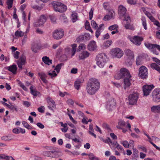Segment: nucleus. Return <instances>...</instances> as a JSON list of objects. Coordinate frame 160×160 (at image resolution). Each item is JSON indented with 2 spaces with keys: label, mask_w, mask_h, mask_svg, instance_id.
Returning a JSON list of instances; mask_svg holds the SVG:
<instances>
[{
  "label": "nucleus",
  "mask_w": 160,
  "mask_h": 160,
  "mask_svg": "<svg viewBox=\"0 0 160 160\" xmlns=\"http://www.w3.org/2000/svg\"><path fill=\"white\" fill-rule=\"evenodd\" d=\"M100 83L97 79L92 78L90 79L87 83L86 89L89 95L94 94L100 88Z\"/></svg>",
  "instance_id": "1"
},
{
  "label": "nucleus",
  "mask_w": 160,
  "mask_h": 160,
  "mask_svg": "<svg viewBox=\"0 0 160 160\" xmlns=\"http://www.w3.org/2000/svg\"><path fill=\"white\" fill-rule=\"evenodd\" d=\"M96 60L97 64L100 68H103L104 65L109 60L106 54L102 53L98 54L96 56Z\"/></svg>",
  "instance_id": "2"
},
{
  "label": "nucleus",
  "mask_w": 160,
  "mask_h": 160,
  "mask_svg": "<svg viewBox=\"0 0 160 160\" xmlns=\"http://www.w3.org/2000/svg\"><path fill=\"white\" fill-rule=\"evenodd\" d=\"M51 4L55 11L60 12H65L67 9V6L62 3L56 1L52 2Z\"/></svg>",
  "instance_id": "3"
},
{
  "label": "nucleus",
  "mask_w": 160,
  "mask_h": 160,
  "mask_svg": "<svg viewBox=\"0 0 160 160\" xmlns=\"http://www.w3.org/2000/svg\"><path fill=\"white\" fill-rule=\"evenodd\" d=\"M131 76L128 70L126 68H122L120 70V73L117 75L114 76V78L117 79H119L121 78H131Z\"/></svg>",
  "instance_id": "4"
},
{
  "label": "nucleus",
  "mask_w": 160,
  "mask_h": 160,
  "mask_svg": "<svg viewBox=\"0 0 160 160\" xmlns=\"http://www.w3.org/2000/svg\"><path fill=\"white\" fill-rule=\"evenodd\" d=\"M139 76L142 79L147 78L148 76V72L147 68L144 66L141 67L139 69Z\"/></svg>",
  "instance_id": "5"
},
{
  "label": "nucleus",
  "mask_w": 160,
  "mask_h": 160,
  "mask_svg": "<svg viewBox=\"0 0 160 160\" xmlns=\"http://www.w3.org/2000/svg\"><path fill=\"white\" fill-rule=\"evenodd\" d=\"M138 98V93H134L130 94L128 97L129 104L133 105L136 104Z\"/></svg>",
  "instance_id": "6"
},
{
  "label": "nucleus",
  "mask_w": 160,
  "mask_h": 160,
  "mask_svg": "<svg viewBox=\"0 0 160 160\" xmlns=\"http://www.w3.org/2000/svg\"><path fill=\"white\" fill-rule=\"evenodd\" d=\"M154 87L153 84H146L143 85L142 87L143 96H148Z\"/></svg>",
  "instance_id": "7"
},
{
  "label": "nucleus",
  "mask_w": 160,
  "mask_h": 160,
  "mask_svg": "<svg viewBox=\"0 0 160 160\" xmlns=\"http://www.w3.org/2000/svg\"><path fill=\"white\" fill-rule=\"evenodd\" d=\"M152 100L154 102H160V88L155 89L152 93Z\"/></svg>",
  "instance_id": "8"
},
{
  "label": "nucleus",
  "mask_w": 160,
  "mask_h": 160,
  "mask_svg": "<svg viewBox=\"0 0 160 160\" xmlns=\"http://www.w3.org/2000/svg\"><path fill=\"white\" fill-rule=\"evenodd\" d=\"M130 40V41L135 45L139 46L141 44L142 41L143 40V38L141 37L135 36L131 38Z\"/></svg>",
  "instance_id": "9"
},
{
  "label": "nucleus",
  "mask_w": 160,
  "mask_h": 160,
  "mask_svg": "<svg viewBox=\"0 0 160 160\" xmlns=\"http://www.w3.org/2000/svg\"><path fill=\"white\" fill-rule=\"evenodd\" d=\"M64 32L62 30H56L53 32V37L57 40L63 37Z\"/></svg>",
  "instance_id": "10"
},
{
  "label": "nucleus",
  "mask_w": 160,
  "mask_h": 160,
  "mask_svg": "<svg viewBox=\"0 0 160 160\" xmlns=\"http://www.w3.org/2000/svg\"><path fill=\"white\" fill-rule=\"evenodd\" d=\"M112 52L113 55L118 58H121L123 55V51L119 48H114Z\"/></svg>",
  "instance_id": "11"
},
{
  "label": "nucleus",
  "mask_w": 160,
  "mask_h": 160,
  "mask_svg": "<svg viewBox=\"0 0 160 160\" xmlns=\"http://www.w3.org/2000/svg\"><path fill=\"white\" fill-rule=\"evenodd\" d=\"M46 20V18L45 16L44 15H42L40 17L38 20L34 23V26L38 27L42 25L45 22Z\"/></svg>",
  "instance_id": "12"
},
{
  "label": "nucleus",
  "mask_w": 160,
  "mask_h": 160,
  "mask_svg": "<svg viewBox=\"0 0 160 160\" xmlns=\"http://www.w3.org/2000/svg\"><path fill=\"white\" fill-rule=\"evenodd\" d=\"M57 152L54 150L49 151H43L42 154L45 157H49L52 158H55L56 157Z\"/></svg>",
  "instance_id": "13"
},
{
  "label": "nucleus",
  "mask_w": 160,
  "mask_h": 160,
  "mask_svg": "<svg viewBox=\"0 0 160 160\" xmlns=\"http://www.w3.org/2000/svg\"><path fill=\"white\" fill-rule=\"evenodd\" d=\"M124 51L125 55L129 60H131L133 59L134 54L133 51L129 49H126Z\"/></svg>",
  "instance_id": "14"
},
{
  "label": "nucleus",
  "mask_w": 160,
  "mask_h": 160,
  "mask_svg": "<svg viewBox=\"0 0 160 160\" xmlns=\"http://www.w3.org/2000/svg\"><path fill=\"white\" fill-rule=\"evenodd\" d=\"M97 46L96 42L94 41H91L88 46V50L91 51H93L96 49Z\"/></svg>",
  "instance_id": "15"
},
{
  "label": "nucleus",
  "mask_w": 160,
  "mask_h": 160,
  "mask_svg": "<svg viewBox=\"0 0 160 160\" xmlns=\"http://www.w3.org/2000/svg\"><path fill=\"white\" fill-rule=\"evenodd\" d=\"M124 20L127 22V24L124 25L125 28L127 29H133V28L130 24L131 22L130 17L128 16H127V17L125 16Z\"/></svg>",
  "instance_id": "16"
},
{
  "label": "nucleus",
  "mask_w": 160,
  "mask_h": 160,
  "mask_svg": "<svg viewBox=\"0 0 160 160\" xmlns=\"http://www.w3.org/2000/svg\"><path fill=\"white\" fill-rule=\"evenodd\" d=\"M26 62V58L24 56L21 57L17 61V63L19 68L22 69V65H24Z\"/></svg>",
  "instance_id": "17"
},
{
  "label": "nucleus",
  "mask_w": 160,
  "mask_h": 160,
  "mask_svg": "<svg viewBox=\"0 0 160 160\" xmlns=\"http://www.w3.org/2000/svg\"><path fill=\"white\" fill-rule=\"evenodd\" d=\"M127 10L126 8L122 5H120L118 7V14L120 17L126 16H125Z\"/></svg>",
  "instance_id": "18"
},
{
  "label": "nucleus",
  "mask_w": 160,
  "mask_h": 160,
  "mask_svg": "<svg viewBox=\"0 0 160 160\" xmlns=\"http://www.w3.org/2000/svg\"><path fill=\"white\" fill-rule=\"evenodd\" d=\"M131 78H125L124 79L123 88L124 89H128L129 87L131 85V83L130 81L131 80Z\"/></svg>",
  "instance_id": "19"
},
{
  "label": "nucleus",
  "mask_w": 160,
  "mask_h": 160,
  "mask_svg": "<svg viewBox=\"0 0 160 160\" xmlns=\"http://www.w3.org/2000/svg\"><path fill=\"white\" fill-rule=\"evenodd\" d=\"M6 69L15 74L16 73L17 67L15 64H12L6 68Z\"/></svg>",
  "instance_id": "20"
},
{
  "label": "nucleus",
  "mask_w": 160,
  "mask_h": 160,
  "mask_svg": "<svg viewBox=\"0 0 160 160\" xmlns=\"http://www.w3.org/2000/svg\"><path fill=\"white\" fill-rule=\"evenodd\" d=\"M90 53L87 51H83L81 53L79 56L80 59L83 60L89 57Z\"/></svg>",
  "instance_id": "21"
},
{
  "label": "nucleus",
  "mask_w": 160,
  "mask_h": 160,
  "mask_svg": "<svg viewBox=\"0 0 160 160\" xmlns=\"http://www.w3.org/2000/svg\"><path fill=\"white\" fill-rule=\"evenodd\" d=\"M30 93L34 96H37L38 95L40 94V92L37 90L33 86H31L30 88Z\"/></svg>",
  "instance_id": "22"
},
{
  "label": "nucleus",
  "mask_w": 160,
  "mask_h": 160,
  "mask_svg": "<svg viewBox=\"0 0 160 160\" xmlns=\"http://www.w3.org/2000/svg\"><path fill=\"white\" fill-rule=\"evenodd\" d=\"M38 75L44 83H48V81L46 79L47 75L44 73L39 72L38 73Z\"/></svg>",
  "instance_id": "23"
},
{
  "label": "nucleus",
  "mask_w": 160,
  "mask_h": 160,
  "mask_svg": "<svg viewBox=\"0 0 160 160\" xmlns=\"http://www.w3.org/2000/svg\"><path fill=\"white\" fill-rule=\"evenodd\" d=\"M42 59L43 62H44L46 64L50 65L52 63V60L50 59L47 56L43 57Z\"/></svg>",
  "instance_id": "24"
},
{
  "label": "nucleus",
  "mask_w": 160,
  "mask_h": 160,
  "mask_svg": "<svg viewBox=\"0 0 160 160\" xmlns=\"http://www.w3.org/2000/svg\"><path fill=\"white\" fill-rule=\"evenodd\" d=\"M40 47L37 43H33L32 45L31 50L35 53L37 52V49L40 48Z\"/></svg>",
  "instance_id": "25"
},
{
  "label": "nucleus",
  "mask_w": 160,
  "mask_h": 160,
  "mask_svg": "<svg viewBox=\"0 0 160 160\" xmlns=\"http://www.w3.org/2000/svg\"><path fill=\"white\" fill-rule=\"evenodd\" d=\"M152 112L154 113H159L160 112V105L153 106L151 107Z\"/></svg>",
  "instance_id": "26"
},
{
  "label": "nucleus",
  "mask_w": 160,
  "mask_h": 160,
  "mask_svg": "<svg viewBox=\"0 0 160 160\" xmlns=\"http://www.w3.org/2000/svg\"><path fill=\"white\" fill-rule=\"evenodd\" d=\"M111 144L115 146L117 149L119 150L120 152L121 151H123V148L122 147L118 144L117 141H115L114 142H112L111 140Z\"/></svg>",
  "instance_id": "27"
},
{
  "label": "nucleus",
  "mask_w": 160,
  "mask_h": 160,
  "mask_svg": "<svg viewBox=\"0 0 160 160\" xmlns=\"http://www.w3.org/2000/svg\"><path fill=\"white\" fill-rule=\"evenodd\" d=\"M125 125V122L123 120H119L118 125L117 126V128L119 129H122V127H124Z\"/></svg>",
  "instance_id": "28"
},
{
  "label": "nucleus",
  "mask_w": 160,
  "mask_h": 160,
  "mask_svg": "<svg viewBox=\"0 0 160 160\" xmlns=\"http://www.w3.org/2000/svg\"><path fill=\"white\" fill-rule=\"evenodd\" d=\"M116 100L113 98L111 100V111L114 110L116 108Z\"/></svg>",
  "instance_id": "29"
},
{
  "label": "nucleus",
  "mask_w": 160,
  "mask_h": 160,
  "mask_svg": "<svg viewBox=\"0 0 160 160\" xmlns=\"http://www.w3.org/2000/svg\"><path fill=\"white\" fill-rule=\"evenodd\" d=\"M150 67L153 69H155L160 73V67L155 63H152L150 65Z\"/></svg>",
  "instance_id": "30"
},
{
  "label": "nucleus",
  "mask_w": 160,
  "mask_h": 160,
  "mask_svg": "<svg viewBox=\"0 0 160 160\" xmlns=\"http://www.w3.org/2000/svg\"><path fill=\"white\" fill-rule=\"evenodd\" d=\"M47 102L53 108L55 107V102L54 100L50 98H47Z\"/></svg>",
  "instance_id": "31"
},
{
  "label": "nucleus",
  "mask_w": 160,
  "mask_h": 160,
  "mask_svg": "<svg viewBox=\"0 0 160 160\" xmlns=\"http://www.w3.org/2000/svg\"><path fill=\"white\" fill-rule=\"evenodd\" d=\"M102 126L103 128L104 129L105 131L109 132V131H110V126L106 123H103L102 124Z\"/></svg>",
  "instance_id": "32"
},
{
  "label": "nucleus",
  "mask_w": 160,
  "mask_h": 160,
  "mask_svg": "<svg viewBox=\"0 0 160 160\" xmlns=\"http://www.w3.org/2000/svg\"><path fill=\"white\" fill-rule=\"evenodd\" d=\"M81 82L79 80H77L74 82V86L75 89L77 90L79 89Z\"/></svg>",
  "instance_id": "33"
},
{
  "label": "nucleus",
  "mask_w": 160,
  "mask_h": 160,
  "mask_svg": "<svg viewBox=\"0 0 160 160\" xmlns=\"http://www.w3.org/2000/svg\"><path fill=\"white\" fill-rule=\"evenodd\" d=\"M14 0H7L6 3L8 5V8L10 9L12 7Z\"/></svg>",
  "instance_id": "34"
},
{
  "label": "nucleus",
  "mask_w": 160,
  "mask_h": 160,
  "mask_svg": "<svg viewBox=\"0 0 160 160\" xmlns=\"http://www.w3.org/2000/svg\"><path fill=\"white\" fill-rule=\"evenodd\" d=\"M72 56H73L75 54L76 52L77 46L76 44H73L72 45Z\"/></svg>",
  "instance_id": "35"
},
{
  "label": "nucleus",
  "mask_w": 160,
  "mask_h": 160,
  "mask_svg": "<svg viewBox=\"0 0 160 160\" xmlns=\"http://www.w3.org/2000/svg\"><path fill=\"white\" fill-rule=\"evenodd\" d=\"M145 46L149 49H154L155 44H151L148 42L145 43H144Z\"/></svg>",
  "instance_id": "36"
},
{
  "label": "nucleus",
  "mask_w": 160,
  "mask_h": 160,
  "mask_svg": "<svg viewBox=\"0 0 160 160\" xmlns=\"http://www.w3.org/2000/svg\"><path fill=\"white\" fill-rule=\"evenodd\" d=\"M64 65L63 63H60L58 64L54 70H56L57 73H58L59 72L62 67Z\"/></svg>",
  "instance_id": "37"
},
{
  "label": "nucleus",
  "mask_w": 160,
  "mask_h": 160,
  "mask_svg": "<svg viewBox=\"0 0 160 160\" xmlns=\"http://www.w3.org/2000/svg\"><path fill=\"white\" fill-rule=\"evenodd\" d=\"M1 138L2 140L4 141H10L12 139L10 135L3 136L1 137Z\"/></svg>",
  "instance_id": "38"
},
{
  "label": "nucleus",
  "mask_w": 160,
  "mask_h": 160,
  "mask_svg": "<svg viewBox=\"0 0 160 160\" xmlns=\"http://www.w3.org/2000/svg\"><path fill=\"white\" fill-rule=\"evenodd\" d=\"M110 46V41L107 40L103 44L102 47L103 49H106Z\"/></svg>",
  "instance_id": "39"
},
{
  "label": "nucleus",
  "mask_w": 160,
  "mask_h": 160,
  "mask_svg": "<svg viewBox=\"0 0 160 160\" xmlns=\"http://www.w3.org/2000/svg\"><path fill=\"white\" fill-rule=\"evenodd\" d=\"M78 42H84L85 40L84 37L83 35H81L79 36L76 39Z\"/></svg>",
  "instance_id": "40"
},
{
  "label": "nucleus",
  "mask_w": 160,
  "mask_h": 160,
  "mask_svg": "<svg viewBox=\"0 0 160 160\" xmlns=\"http://www.w3.org/2000/svg\"><path fill=\"white\" fill-rule=\"evenodd\" d=\"M103 7L104 8L108 10L109 12L110 10H109V3L108 2H104L103 4Z\"/></svg>",
  "instance_id": "41"
},
{
  "label": "nucleus",
  "mask_w": 160,
  "mask_h": 160,
  "mask_svg": "<svg viewBox=\"0 0 160 160\" xmlns=\"http://www.w3.org/2000/svg\"><path fill=\"white\" fill-rule=\"evenodd\" d=\"M77 13H73L72 14L71 18L72 22H74L77 20Z\"/></svg>",
  "instance_id": "42"
},
{
  "label": "nucleus",
  "mask_w": 160,
  "mask_h": 160,
  "mask_svg": "<svg viewBox=\"0 0 160 160\" xmlns=\"http://www.w3.org/2000/svg\"><path fill=\"white\" fill-rule=\"evenodd\" d=\"M141 20L142 21V24L144 27V28L145 30H146L147 29V24L145 17H142V18Z\"/></svg>",
  "instance_id": "43"
},
{
  "label": "nucleus",
  "mask_w": 160,
  "mask_h": 160,
  "mask_svg": "<svg viewBox=\"0 0 160 160\" xmlns=\"http://www.w3.org/2000/svg\"><path fill=\"white\" fill-rule=\"evenodd\" d=\"M48 75L51 76V78L52 79L56 77L57 75L55 71H52V72H48Z\"/></svg>",
  "instance_id": "44"
},
{
  "label": "nucleus",
  "mask_w": 160,
  "mask_h": 160,
  "mask_svg": "<svg viewBox=\"0 0 160 160\" xmlns=\"http://www.w3.org/2000/svg\"><path fill=\"white\" fill-rule=\"evenodd\" d=\"M9 109L12 111L13 112L15 111L16 112H18V108L17 106L11 105L9 107Z\"/></svg>",
  "instance_id": "45"
},
{
  "label": "nucleus",
  "mask_w": 160,
  "mask_h": 160,
  "mask_svg": "<svg viewBox=\"0 0 160 160\" xmlns=\"http://www.w3.org/2000/svg\"><path fill=\"white\" fill-rule=\"evenodd\" d=\"M85 45L83 44H80L78 48V51H80L81 50H83L85 49Z\"/></svg>",
  "instance_id": "46"
},
{
  "label": "nucleus",
  "mask_w": 160,
  "mask_h": 160,
  "mask_svg": "<svg viewBox=\"0 0 160 160\" xmlns=\"http://www.w3.org/2000/svg\"><path fill=\"white\" fill-rule=\"evenodd\" d=\"M18 84L20 86L24 91H28V89L20 81H19Z\"/></svg>",
  "instance_id": "47"
},
{
  "label": "nucleus",
  "mask_w": 160,
  "mask_h": 160,
  "mask_svg": "<svg viewBox=\"0 0 160 160\" xmlns=\"http://www.w3.org/2000/svg\"><path fill=\"white\" fill-rule=\"evenodd\" d=\"M18 84L20 86L24 91H28V89L20 81H19Z\"/></svg>",
  "instance_id": "48"
},
{
  "label": "nucleus",
  "mask_w": 160,
  "mask_h": 160,
  "mask_svg": "<svg viewBox=\"0 0 160 160\" xmlns=\"http://www.w3.org/2000/svg\"><path fill=\"white\" fill-rule=\"evenodd\" d=\"M15 35L17 37H22L23 36V33L22 31H17L15 32Z\"/></svg>",
  "instance_id": "49"
},
{
  "label": "nucleus",
  "mask_w": 160,
  "mask_h": 160,
  "mask_svg": "<svg viewBox=\"0 0 160 160\" xmlns=\"http://www.w3.org/2000/svg\"><path fill=\"white\" fill-rule=\"evenodd\" d=\"M136 62L137 66L141 65L142 64L140 57H138L136 59Z\"/></svg>",
  "instance_id": "50"
},
{
  "label": "nucleus",
  "mask_w": 160,
  "mask_h": 160,
  "mask_svg": "<svg viewBox=\"0 0 160 160\" xmlns=\"http://www.w3.org/2000/svg\"><path fill=\"white\" fill-rule=\"evenodd\" d=\"M22 102L23 105L27 108L29 107L31 105V103L28 101H23Z\"/></svg>",
  "instance_id": "51"
},
{
  "label": "nucleus",
  "mask_w": 160,
  "mask_h": 160,
  "mask_svg": "<svg viewBox=\"0 0 160 160\" xmlns=\"http://www.w3.org/2000/svg\"><path fill=\"white\" fill-rule=\"evenodd\" d=\"M91 25L93 28L96 29L98 27V24L94 20H92L91 21Z\"/></svg>",
  "instance_id": "52"
},
{
  "label": "nucleus",
  "mask_w": 160,
  "mask_h": 160,
  "mask_svg": "<svg viewBox=\"0 0 160 160\" xmlns=\"http://www.w3.org/2000/svg\"><path fill=\"white\" fill-rule=\"evenodd\" d=\"M138 152L136 149H133V155L134 157L137 158L138 156Z\"/></svg>",
  "instance_id": "53"
},
{
  "label": "nucleus",
  "mask_w": 160,
  "mask_h": 160,
  "mask_svg": "<svg viewBox=\"0 0 160 160\" xmlns=\"http://www.w3.org/2000/svg\"><path fill=\"white\" fill-rule=\"evenodd\" d=\"M89 18L90 20H91L93 17V10L91 8L90 11L89 12Z\"/></svg>",
  "instance_id": "54"
},
{
  "label": "nucleus",
  "mask_w": 160,
  "mask_h": 160,
  "mask_svg": "<svg viewBox=\"0 0 160 160\" xmlns=\"http://www.w3.org/2000/svg\"><path fill=\"white\" fill-rule=\"evenodd\" d=\"M122 144L123 146L126 148H128L129 147V144L126 141H124L122 142Z\"/></svg>",
  "instance_id": "55"
},
{
  "label": "nucleus",
  "mask_w": 160,
  "mask_h": 160,
  "mask_svg": "<svg viewBox=\"0 0 160 160\" xmlns=\"http://www.w3.org/2000/svg\"><path fill=\"white\" fill-rule=\"evenodd\" d=\"M83 35L86 40H89L90 39L91 37L89 33H85Z\"/></svg>",
  "instance_id": "56"
},
{
  "label": "nucleus",
  "mask_w": 160,
  "mask_h": 160,
  "mask_svg": "<svg viewBox=\"0 0 160 160\" xmlns=\"http://www.w3.org/2000/svg\"><path fill=\"white\" fill-rule=\"evenodd\" d=\"M12 132L15 134H18L20 133L19 128H15L13 129Z\"/></svg>",
  "instance_id": "57"
},
{
  "label": "nucleus",
  "mask_w": 160,
  "mask_h": 160,
  "mask_svg": "<svg viewBox=\"0 0 160 160\" xmlns=\"http://www.w3.org/2000/svg\"><path fill=\"white\" fill-rule=\"evenodd\" d=\"M20 54V52L18 51H16L14 52L13 54V57L16 59H18L19 58V55Z\"/></svg>",
  "instance_id": "58"
},
{
  "label": "nucleus",
  "mask_w": 160,
  "mask_h": 160,
  "mask_svg": "<svg viewBox=\"0 0 160 160\" xmlns=\"http://www.w3.org/2000/svg\"><path fill=\"white\" fill-rule=\"evenodd\" d=\"M111 137L112 139L115 141L117 139V135H115L113 133L111 132Z\"/></svg>",
  "instance_id": "59"
},
{
  "label": "nucleus",
  "mask_w": 160,
  "mask_h": 160,
  "mask_svg": "<svg viewBox=\"0 0 160 160\" xmlns=\"http://www.w3.org/2000/svg\"><path fill=\"white\" fill-rule=\"evenodd\" d=\"M118 28V26L116 24L111 26V31L117 29Z\"/></svg>",
  "instance_id": "60"
},
{
  "label": "nucleus",
  "mask_w": 160,
  "mask_h": 160,
  "mask_svg": "<svg viewBox=\"0 0 160 160\" xmlns=\"http://www.w3.org/2000/svg\"><path fill=\"white\" fill-rule=\"evenodd\" d=\"M153 60L157 64L160 65V60L156 58H152Z\"/></svg>",
  "instance_id": "61"
},
{
  "label": "nucleus",
  "mask_w": 160,
  "mask_h": 160,
  "mask_svg": "<svg viewBox=\"0 0 160 160\" xmlns=\"http://www.w3.org/2000/svg\"><path fill=\"white\" fill-rule=\"evenodd\" d=\"M127 2L131 4H134L136 3V0H127Z\"/></svg>",
  "instance_id": "62"
},
{
  "label": "nucleus",
  "mask_w": 160,
  "mask_h": 160,
  "mask_svg": "<svg viewBox=\"0 0 160 160\" xmlns=\"http://www.w3.org/2000/svg\"><path fill=\"white\" fill-rule=\"evenodd\" d=\"M50 18L52 22H56V19L55 16L51 15L50 16Z\"/></svg>",
  "instance_id": "63"
},
{
  "label": "nucleus",
  "mask_w": 160,
  "mask_h": 160,
  "mask_svg": "<svg viewBox=\"0 0 160 160\" xmlns=\"http://www.w3.org/2000/svg\"><path fill=\"white\" fill-rule=\"evenodd\" d=\"M37 126L41 129H43L44 128V125L41 122H38L37 124Z\"/></svg>",
  "instance_id": "64"
}]
</instances>
